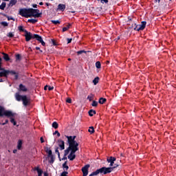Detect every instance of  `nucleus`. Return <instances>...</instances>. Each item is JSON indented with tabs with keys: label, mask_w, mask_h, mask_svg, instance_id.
Instances as JSON below:
<instances>
[{
	"label": "nucleus",
	"mask_w": 176,
	"mask_h": 176,
	"mask_svg": "<svg viewBox=\"0 0 176 176\" xmlns=\"http://www.w3.org/2000/svg\"><path fill=\"white\" fill-rule=\"evenodd\" d=\"M20 16L22 17H25V19H28V17H34L35 19L41 17L42 12L39 13V10L34 9V8H21L19 9Z\"/></svg>",
	"instance_id": "f257e3e1"
},
{
	"label": "nucleus",
	"mask_w": 176,
	"mask_h": 176,
	"mask_svg": "<svg viewBox=\"0 0 176 176\" xmlns=\"http://www.w3.org/2000/svg\"><path fill=\"white\" fill-rule=\"evenodd\" d=\"M67 138V142L70 145V155H75L77 151H79V143L75 141L76 136H66Z\"/></svg>",
	"instance_id": "f03ea898"
},
{
	"label": "nucleus",
	"mask_w": 176,
	"mask_h": 176,
	"mask_svg": "<svg viewBox=\"0 0 176 176\" xmlns=\"http://www.w3.org/2000/svg\"><path fill=\"white\" fill-rule=\"evenodd\" d=\"M116 167H119V164H115L113 166L111 167H105L103 166L99 169H97L96 171L92 172L89 176H94V175H98V174H103L104 175H106V174H109L110 173H112Z\"/></svg>",
	"instance_id": "7ed1b4c3"
},
{
	"label": "nucleus",
	"mask_w": 176,
	"mask_h": 176,
	"mask_svg": "<svg viewBox=\"0 0 176 176\" xmlns=\"http://www.w3.org/2000/svg\"><path fill=\"white\" fill-rule=\"evenodd\" d=\"M24 36L25 38L26 42H30L31 39H36L40 43H41L42 46H46V43L43 41V38H42V36H39L38 34H33L30 32L27 31L25 33Z\"/></svg>",
	"instance_id": "20e7f679"
},
{
	"label": "nucleus",
	"mask_w": 176,
	"mask_h": 176,
	"mask_svg": "<svg viewBox=\"0 0 176 176\" xmlns=\"http://www.w3.org/2000/svg\"><path fill=\"white\" fill-rule=\"evenodd\" d=\"M15 100H16L18 102L22 101L23 105L24 107H28L30 105V98L27 97L26 95L21 96L20 95V92H16L14 94Z\"/></svg>",
	"instance_id": "39448f33"
},
{
	"label": "nucleus",
	"mask_w": 176,
	"mask_h": 176,
	"mask_svg": "<svg viewBox=\"0 0 176 176\" xmlns=\"http://www.w3.org/2000/svg\"><path fill=\"white\" fill-rule=\"evenodd\" d=\"M14 115H16V113L10 111L5 110L3 107L0 106V116L1 117L6 116L7 118H10L11 116H14Z\"/></svg>",
	"instance_id": "423d86ee"
},
{
	"label": "nucleus",
	"mask_w": 176,
	"mask_h": 176,
	"mask_svg": "<svg viewBox=\"0 0 176 176\" xmlns=\"http://www.w3.org/2000/svg\"><path fill=\"white\" fill-rule=\"evenodd\" d=\"M0 71V78L4 76V78H8L9 74L11 75H15L16 72L14 70H6L4 68H2Z\"/></svg>",
	"instance_id": "0eeeda50"
},
{
	"label": "nucleus",
	"mask_w": 176,
	"mask_h": 176,
	"mask_svg": "<svg viewBox=\"0 0 176 176\" xmlns=\"http://www.w3.org/2000/svg\"><path fill=\"white\" fill-rule=\"evenodd\" d=\"M138 26L134 28V31H142L145 30L146 27V21H142L141 24L139 25V28H137Z\"/></svg>",
	"instance_id": "6e6552de"
},
{
	"label": "nucleus",
	"mask_w": 176,
	"mask_h": 176,
	"mask_svg": "<svg viewBox=\"0 0 176 176\" xmlns=\"http://www.w3.org/2000/svg\"><path fill=\"white\" fill-rule=\"evenodd\" d=\"M89 168H90V164H87L82 168L81 171L82 172L83 176H87L89 174Z\"/></svg>",
	"instance_id": "1a4fd4ad"
},
{
	"label": "nucleus",
	"mask_w": 176,
	"mask_h": 176,
	"mask_svg": "<svg viewBox=\"0 0 176 176\" xmlns=\"http://www.w3.org/2000/svg\"><path fill=\"white\" fill-rule=\"evenodd\" d=\"M107 163H110L109 166L113 167V164H115V162H116V157H109L107 159Z\"/></svg>",
	"instance_id": "9d476101"
},
{
	"label": "nucleus",
	"mask_w": 176,
	"mask_h": 176,
	"mask_svg": "<svg viewBox=\"0 0 176 176\" xmlns=\"http://www.w3.org/2000/svg\"><path fill=\"white\" fill-rule=\"evenodd\" d=\"M58 145L60 151H64V149H65V142H64V140H58Z\"/></svg>",
	"instance_id": "9b49d317"
},
{
	"label": "nucleus",
	"mask_w": 176,
	"mask_h": 176,
	"mask_svg": "<svg viewBox=\"0 0 176 176\" xmlns=\"http://www.w3.org/2000/svg\"><path fill=\"white\" fill-rule=\"evenodd\" d=\"M19 91H28V89H27V87H25V85H23V84H20L19 86Z\"/></svg>",
	"instance_id": "f8f14e48"
},
{
	"label": "nucleus",
	"mask_w": 176,
	"mask_h": 176,
	"mask_svg": "<svg viewBox=\"0 0 176 176\" xmlns=\"http://www.w3.org/2000/svg\"><path fill=\"white\" fill-rule=\"evenodd\" d=\"M45 151L46 153H47V157L53 155V152L52 151V149H50V147H45Z\"/></svg>",
	"instance_id": "ddd939ff"
},
{
	"label": "nucleus",
	"mask_w": 176,
	"mask_h": 176,
	"mask_svg": "<svg viewBox=\"0 0 176 176\" xmlns=\"http://www.w3.org/2000/svg\"><path fill=\"white\" fill-rule=\"evenodd\" d=\"M65 8L66 6L65 4L60 3L58 5V10H61V12H64L65 10Z\"/></svg>",
	"instance_id": "4468645a"
},
{
	"label": "nucleus",
	"mask_w": 176,
	"mask_h": 176,
	"mask_svg": "<svg viewBox=\"0 0 176 176\" xmlns=\"http://www.w3.org/2000/svg\"><path fill=\"white\" fill-rule=\"evenodd\" d=\"M2 54L3 56V60H5V61H10V58L9 57V55L8 54L3 52Z\"/></svg>",
	"instance_id": "2eb2a0df"
},
{
	"label": "nucleus",
	"mask_w": 176,
	"mask_h": 176,
	"mask_svg": "<svg viewBox=\"0 0 176 176\" xmlns=\"http://www.w3.org/2000/svg\"><path fill=\"white\" fill-rule=\"evenodd\" d=\"M68 159L70 160V161H73V160H75V159L76 158V155H74V154H69L68 156H67Z\"/></svg>",
	"instance_id": "dca6fc26"
},
{
	"label": "nucleus",
	"mask_w": 176,
	"mask_h": 176,
	"mask_svg": "<svg viewBox=\"0 0 176 176\" xmlns=\"http://www.w3.org/2000/svg\"><path fill=\"white\" fill-rule=\"evenodd\" d=\"M18 30H19V32H25V34L27 32V30L24 29V27L23 25H19L18 27Z\"/></svg>",
	"instance_id": "f3484780"
},
{
	"label": "nucleus",
	"mask_w": 176,
	"mask_h": 176,
	"mask_svg": "<svg viewBox=\"0 0 176 176\" xmlns=\"http://www.w3.org/2000/svg\"><path fill=\"white\" fill-rule=\"evenodd\" d=\"M17 3V0H10L8 6H14Z\"/></svg>",
	"instance_id": "a211bd4d"
},
{
	"label": "nucleus",
	"mask_w": 176,
	"mask_h": 176,
	"mask_svg": "<svg viewBox=\"0 0 176 176\" xmlns=\"http://www.w3.org/2000/svg\"><path fill=\"white\" fill-rule=\"evenodd\" d=\"M98 102H99V104H105V102H107V98H100L99 99Z\"/></svg>",
	"instance_id": "6ab92c4d"
},
{
	"label": "nucleus",
	"mask_w": 176,
	"mask_h": 176,
	"mask_svg": "<svg viewBox=\"0 0 176 176\" xmlns=\"http://www.w3.org/2000/svg\"><path fill=\"white\" fill-rule=\"evenodd\" d=\"M88 113H89V116H94V115H96V113H97V112L96 111V110L91 109L89 111Z\"/></svg>",
	"instance_id": "aec40b11"
},
{
	"label": "nucleus",
	"mask_w": 176,
	"mask_h": 176,
	"mask_svg": "<svg viewBox=\"0 0 176 176\" xmlns=\"http://www.w3.org/2000/svg\"><path fill=\"white\" fill-rule=\"evenodd\" d=\"M47 157H48V159L49 158L50 159V160L49 161L50 164H53V163H54V160H55L54 155H52Z\"/></svg>",
	"instance_id": "412c9836"
},
{
	"label": "nucleus",
	"mask_w": 176,
	"mask_h": 176,
	"mask_svg": "<svg viewBox=\"0 0 176 176\" xmlns=\"http://www.w3.org/2000/svg\"><path fill=\"white\" fill-rule=\"evenodd\" d=\"M22 145H23V141H21V140H19L17 144V149L19 150L21 149Z\"/></svg>",
	"instance_id": "4be33fe9"
},
{
	"label": "nucleus",
	"mask_w": 176,
	"mask_h": 176,
	"mask_svg": "<svg viewBox=\"0 0 176 176\" xmlns=\"http://www.w3.org/2000/svg\"><path fill=\"white\" fill-rule=\"evenodd\" d=\"M10 122L12 123L14 126H16L17 124V122L14 120V118H13V116L10 117Z\"/></svg>",
	"instance_id": "5701e85b"
},
{
	"label": "nucleus",
	"mask_w": 176,
	"mask_h": 176,
	"mask_svg": "<svg viewBox=\"0 0 176 176\" xmlns=\"http://www.w3.org/2000/svg\"><path fill=\"white\" fill-rule=\"evenodd\" d=\"M28 23H31L32 24H35V23H38V19H28Z\"/></svg>",
	"instance_id": "b1692460"
},
{
	"label": "nucleus",
	"mask_w": 176,
	"mask_h": 176,
	"mask_svg": "<svg viewBox=\"0 0 176 176\" xmlns=\"http://www.w3.org/2000/svg\"><path fill=\"white\" fill-rule=\"evenodd\" d=\"M70 151H71L70 144H69V147L66 150H65L64 156H67V155H68V153H69Z\"/></svg>",
	"instance_id": "393cba45"
},
{
	"label": "nucleus",
	"mask_w": 176,
	"mask_h": 176,
	"mask_svg": "<svg viewBox=\"0 0 176 176\" xmlns=\"http://www.w3.org/2000/svg\"><path fill=\"white\" fill-rule=\"evenodd\" d=\"M2 16H4V17H7L8 21H10V20H12L13 21H14V18L10 17L6 14H2Z\"/></svg>",
	"instance_id": "a878e982"
},
{
	"label": "nucleus",
	"mask_w": 176,
	"mask_h": 176,
	"mask_svg": "<svg viewBox=\"0 0 176 176\" xmlns=\"http://www.w3.org/2000/svg\"><path fill=\"white\" fill-rule=\"evenodd\" d=\"M16 61H21V55L19 54H17L15 55Z\"/></svg>",
	"instance_id": "bb28decb"
},
{
	"label": "nucleus",
	"mask_w": 176,
	"mask_h": 176,
	"mask_svg": "<svg viewBox=\"0 0 176 176\" xmlns=\"http://www.w3.org/2000/svg\"><path fill=\"white\" fill-rule=\"evenodd\" d=\"M5 8H6V3L2 2L1 5L0 6L1 10H5Z\"/></svg>",
	"instance_id": "cd10ccee"
},
{
	"label": "nucleus",
	"mask_w": 176,
	"mask_h": 176,
	"mask_svg": "<svg viewBox=\"0 0 176 176\" xmlns=\"http://www.w3.org/2000/svg\"><path fill=\"white\" fill-rule=\"evenodd\" d=\"M36 171L38 173V176H42V174L43 173V170L39 169V168H36Z\"/></svg>",
	"instance_id": "c85d7f7f"
},
{
	"label": "nucleus",
	"mask_w": 176,
	"mask_h": 176,
	"mask_svg": "<svg viewBox=\"0 0 176 176\" xmlns=\"http://www.w3.org/2000/svg\"><path fill=\"white\" fill-rule=\"evenodd\" d=\"M100 80V78L99 77H96L93 80V83L94 85L96 86V85H97V83H98Z\"/></svg>",
	"instance_id": "c756f323"
},
{
	"label": "nucleus",
	"mask_w": 176,
	"mask_h": 176,
	"mask_svg": "<svg viewBox=\"0 0 176 176\" xmlns=\"http://www.w3.org/2000/svg\"><path fill=\"white\" fill-rule=\"evenodd\" d=\"M83 53H85L86 54V53H87V52L85 51V50H82L78 51L76 52L78 56H80V54H83Z\"/></svg>",
	"instance_id": "7c9ffc66"
},
{
	"label": "nucleus",
	"mask_w": 176,
	"mask_h": 176,
	"mask_svg": "<svg viewBox=\"0 0 176 176\" xmlns=\"http://www.w3.org/2000/svg\"><path fill=\"white\" fill-rule=\"evenodd\" d=\"M52 127L55 129H58V123H57V122H54L52 123Z\"/></svg>",
	"instance_id": "2f4dec72"
},
{
	"label": "nucleus",
	"mask_w": 176,
	"mask_h": 176,
	"mask_svg": "<svg viewBox=\"0 0 176 176\" xmlns=\"http://www.w3.org/2000/svg\"><path fill=\"white\" fill-rule=\"evenodd\" d=\"M88 131L90 133V134H94V127L90 126Z\"/></svg>",
	"instance_id": "473e14b6"
},
{
	"label": "nucleus",
	"mask_w": 176,
	"mask_h": 176,
	"mask_svg": "<svg viewBox=\"0 0 176 176\" xmlns=\"http://www.w3.org/2000/svg\"><path fill=\"white\" fill-rule=\"evenodd\" d=\"M51 23H52V24H54L55 25H57V24H60L61 22L58 20L57 21L52 20Z\"/></svg>",
	"instance_id": "72a5a7b5"
},
{
	"label": "nucleus",
	"mask_w": 176,
	"mask_h": 176,
	"mask_svg": "<svg viewBox=\"0 0 176 176\" xmlns=\"http://www.w3.org/2000/svg\"><path fill=\"white\" fill-rule=\"evenodd\" d=\"M96 68L100 69V68H101V62L100 61H97L96 63Z\"/></svg>",
	"instance_id": "f704fd0d"
},
{
	"label": "nucleus",
	"mask_w": 176,
	"mask_h": 176,
	"mask_svg": "<svg viewBox=\"0 0 176 176\" xmlns=\"http://www.w3.org/2000/svg\"><path fill=\"white\" fill-rule=\"evenodd\" d=\"M63 168H65L66 170V171H68V168H69V167L67 165V162H65L63 164Z\"/></svg>",
	"instance_id": "c9c22d12"
},
{
	"label": "nucleus",
	"mask_w": 176,
	"mask_h": 176,
	"mask_svg": "<svg viewBox=\"0 0 176 176\" xmlns=\"http://www.w3.org/2000/svg\"><path fill=\"white\" fill-rule=\"evenodd\" d=\"M93 97H94V95L91 94L89 96H87V100H89V101H92Z\"/></svg>",
	"instance_id": "e433bc0d"
},
{
	"label": "nucleus",
	"mask_w": 176,
	"mask_h": 176,
	"mask_svg": "<svg viewBox=\"0 0 176 176\" xmlns=\"http://www.w3.org/2000/svg\"><path fill=\"white\" fill-rule=\"evenodd\" d=\"M92 107H97L98 105V102L94 100L91 104Z\"/></svg>",
	"instance_id": "4c0bfd02"
},
{
	"label": "nucleus",
	"mask_w": 176,
	"mask_h": 176,
	"mask_svg": "<svg viewBox=\"0 0 176 176\" xmlns=\"http://www.w3.org/2000/svg\"><path fill=\"white\" fill-rule=\"evenodd\" d=\"M66 102H67L68 104H72V99H71V98H67L66 99Z\"/></svg>",
	"instance_id": "58836bf2"
},
{
	"label": "nucleus",
	"mask_w": 176,
	"mask_h": 176,
	"mask_svg": "<svg viewBox=\"0 0 176 176\" xmlns=\"http://www.w3.org/2000/svg\"><path fill=\"white\" fill-rule=\"evenodd\" d=\"M55 153H57L58 157H60V152L58 151V147H55Z\"/></svg>",
	"instance_id": "ea45409f"
},
{
	"label": "nucleus",
	"mask_w": 176,
	"mask_h": 176,
	"mask_svg": "<svg viewBox=\"0 0 176 176\" xmlns=\"http://www.w3.org/2000/svg\"><path fill=\"white\" fill-rule=\"evenodd\" d=\"M1 25H3V27H8V25H9V24L6 21L1 22Z\"/></svg>",
	"instance_id": "a19ab883"
},
{
	"label": "nucleus",
	"mask_w": 176,
	"mask_h": 176,
	"mask_svg": "<svg viewBox=\"0 0 176 176\" xmlns=\"http://www.w3.org/2000/svg\"><path fill=\"white\" fill-rule=\"evenodd\" d=\"M7 36H8V38H13V36H14V34H12V32H9Z\"/></svg>",
	"instance_id": "79ce46f5"
},
{
	"label": "nucleus",
	"mask_w": 176,
	"mask_h": 176,
	"mask_svg": "<svg viewBox=\"0 0 176 176\" xmlns=\"http://www.w3.org/2000/svg\"><path fill=\"white\" fill-rule=\"evenodd\" d=\"M57 134V137H60V133L58 132V131H56L54 133V135Z\"/></svg>",
	"instance_id": "37998d69"
},
{
	"label": "nucleus",
	"mask_w": 176,
	"mask_h": 176,
	"mask_svg": "<svg viewBox=\"0 0 176 176\" xmlns=\"http://www.w3.org/2000/svg\"><path fill=\"white\" fill-rule=\"evenodd\" d=\"M101 3H108V0H100Z\"/></svg>",
	"instance_id": "c03bdc74"
},
{
	"label": "nucleus",
	"mask_w": 176,
	"mask_h": 176,
	"mask_svg": "<svg viewBox=\"0 0 176 176\" xmlns=\"http://www.w3.org/2000/svg\"><path fill=\"white\" fill-rule=\"evenodd\" d=\"M14 75H15V76H14L15 80H17V79H19V74L16 73V74H14Z\"/></svg>",
	"instance_id": "a18cd8bd"
},
{
	"label": "nucleus",
	"mask_w": 176,
	"mask_h": 176,
	"mask_svg": "<svg viewBox=\"0 0 176 176\" xmlns=\"http://www.w3.org/2000/svg\"><path fill=\"white\" fill-rule=\"evenodd\" d=\"M52 42L54 46H57V43H56V41L52 39Z\"/></svg>",
	"instance_id": "49530a36"
},
{
	"label": "nucleus",
	"mask_w": 176,
	"mask_h": 176,
	"mask_svg": "<svg viewBox=\"0 0 176 176\" xmlns=\"http://www.w3.org/2000/svg\"><path fill=\"white\" fill-rule=\"evenodd\" d=\"M8 123H9V120H6L5 122L3 123V126H5V124H8Z\"/></svg>",
	"instance_id": "de8ad7c7"
},
{
	"label": "nucleus",
	"mask_w": 176,
	"mask_h": 176,
	"mask_svg": "<svg viewBox=\"0 0 176 176\" xmlns=\"http://www.w3.org/2000/svg\"><path fill=\"white\" fill-rule=\"evenodd\" d=\"M65 31H68V28L65 27L63 28V32H65Z\"/></svg>",
	"instance_id": "09e8293b"
},
{
	"label": "nucleus",
	"mask_w": 176,
	"mask_h": 176,
	"mask_svg": "<svg viewBox=\"0 0 176 176\" xmlns=\"http://www.w3.org/2000/svg\"><path fill=\"white\" fill-rule=\"evenodd\" d=\"M53 89H54V87H50V86L48 87V90H49L50 91H52V90H53Z\"/></svg>",
	"instance_id": "8fccbe9b"
},
{
	"label": "nucleus",
	"mask_w": 176,
	"mask_h": 176,
	"mask_svg": "<svg viewBox=\"0 0 176 176\" xmlns=\"http://www.w3.org/2000/svg\"><path fill=\"white\" fill-rule=\"evenodd\" d=\"M40 141H41V144H43V142H45V140L42 137L40 138Z\"/></svg>",
	"instance_id": "3c124183"
},
{
	"label": "nucleus",
	"mask_w": 176,
	"mask_h": 176,
	"mask_svg": "<svg viewBox=\"0 0 176 176\" xmlns=\"http://www.w3.org/2000/svg\"><path fill=\"white\" fill-rule=\"evenodd\" d=\"M72 25L71 24V23H69L67 25V30H69V28H71V26H72Z\"/></svg>",
	"instance_id": "603ef678"
},
{
	"label": "nucleus",
	"mask_w": 176,
	"mask_h": 176,
	"mask_svg": "<svg viewBox=\"0 0 176 176\" xmlns=\"http://www.w3.org/2000/svg\"><path fill=\"white\" fill-rule=\"evenodd\" d=\"M72 42V38H67V43H71Z\"/></svg>",
	"instance_id": "864d4df0"
},
{
	"label": "nucleus",
	"mask_w": 176,
	"mask_h": 176,
	"mask_svg": "<svg viewBox=\"0 0 176 176\" xmlns=\"http://www.w3.org/2000/svg\"><path fill=\"white\" fill-rule=\"evenodd\" d=\"M134 27H137V28H140V25H137V23H134Z\"/></svg>",
	"instance_id": "5fc2aeb1"
},
{
	"label": "nucleus",
	"mask_w": 176,
	"mask_h": 176,
	"mask_svg": "<svg viewBox=\"0 0 176 176\" xmlns=\"http://www.w3.org/2000/svg\"><path fill=\"white\" fill-rule=\"evenodd\" d=\"M32 8H38V5H36V4H33V5H32Z\"/></svg>",
	"instance_id": "6e6d98bb"
},
{
	"label": "nucleus",
	"mask_w": 176,
	"mask_h": 176,
	"mask_svg": "<svg viewBox=\"0 0 176 176\" xmlns=\"http://www.w3.org/2000/svg\"><path fill=\"white\" fill-rule=\"evenodd\" d=\"M131 28H135V26H134V23H132Z\"/></svg>",
	"instance_id": "4d7b16f0"
},
{
	"label": "nucleus",
	"mask_w": 176,
	"mask_h": 176,
	"mask_svg": "<svg viewBox=\"0 0 176 176\" xmlns=\"http://www.w3.org/2000/svg\"><path fill=\"white\" fill-rule=\"evenodd\" d=\"M62 160H67V157H66V156H64V157L62 158Z\"/></svg>",
	"instance_id": "13d9d810"
},
{
	"label": "nucleus",
	"mask_w": 176,
	"mask_h": 176,
	"mask_svg": "<svg viewBox=\"0 0 176 176\" xmlns=\"http://www.w3.org/2000/svg\"><path fill=\"white\" fill-rule=\"evenodd\" d=\"M119 39H120V36H118V38H116V42H118V41H119Z\"/></svg>",
	"instance_id": "bf43d9fd"
},
{
	"label": "nucleus",
	"mask_w": 176,
	"mask_h": 176,
	"mask_svg": "<svg viewBox=\"0 0 176 176\" xmlns=\"http://www.w3.org/2000/svg\"><path fill=\"white\" fill-rule=\"evenodd\" d=\"M13 153H17V149L13 150Z\"/></svg>",
	"instance_id": "052dcab7"
},
{
	"label": "nucleus",
	"mask_w": 176,
	"mask_h": 176,
	"mask_svg": "<svg viewBox=\"0 0 176 176\" xmlns=\"http://www.w3.org/2000/svg\"><path fill=\"white\" fill-rule=\"evenodd\" d=\"M36 50H41V47H36Z\"/></svg>",
	"instance_id": "680f3d73"
},
{
	"label": "nucleus",
	"mask_w": 176,
	"mask_h": 176,
	"mask_svg": "<svg viewBox=\"0 0 176 176\" xmlns=\"http://www.w3.org/2000/svg\"><path fill=\"white\" fill-rule=\"evenodd\" d=\"M45 5H46V6H50L51 4H50V3H46Z\"/></svg>",
	"instance_id": "e2e57ef3"
},
{
	"label": "nucleus",
	"mask_w": 176,
	"mask_h": 176,
	"mask_svg": "<svg viewBox=\"0 0 176 176\" xmlns=\"http://www.w3.org/2000/svg\"><path fill=\"white\" fill-rule=\"evenodd\" d=\"M47 87H48L47 85L45 86V87H44V90H47Z\"/></svg>",
	"instance_id": "0e129e2a"
},
{
	"label": "nucleus",
	"mask_w": 176,
	"mask_h": 176,
	"mask_svg": "<svg viewBox=\"0 0 176 176\" xmlns=\"http://www.w3.org/2000/svg\"><path fill=\"white\" fill-rule=\"evenodd\" d=\"M39 5H40V6H42L43 5V2H40Z\"/></svg>",
	"instance_id": "69168bd1"
},
{
	"label": "nucleus",
	"mask_w": 176,
	"mask_h": 176,
	"mask_svg": "<svg viewBox=\"0 0 176 176\" xmlns=\"http://www.w3.org/2000/svg\"><path fill=\"white\" fill-rule=\"evenodd\" d=\"M128 20H129V21H128L129 23H130V21H131V18L129 17V18H128Z\"/></svg>",
	"instance_id": "338daca9"
},
{
	"label": "nucleus",
	"mask_w": 176,
	"mask_h": 176,
	"mask_svg": "<svg viewBox=\"0 0 176 176\" xmlns=\"http://www.w3.org/2000/svg\"><path fill=\"white\" fill-rule=\"evenodd\" d=\"M44 176H48L47 173H45Z\"/></svg>",
	"instance_id": "774afa93"
}]
</instances>
